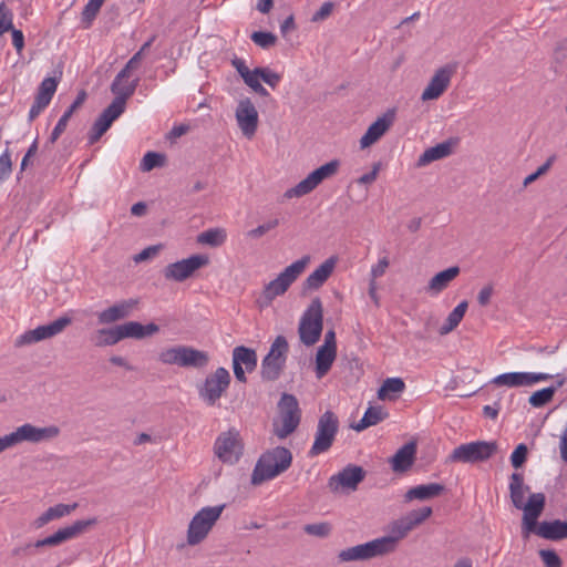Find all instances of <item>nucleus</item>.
I'll list each match as a JSON object with an SVG mask.
<instances>
[{
  "label": "nucleus",
  "instance_id": "nucleus-60",
  "mask_svg": "<svg viewBox=\"0 0 567 567\" xmlns=\"http://www.w3.org/2000/svg\"><path fill=\"white\" fill-rule=\"evenodd\" d=\"M12 172V161L9 150L0 155V183L6 181Z\"/></svg>",
  "mask_w": 567,
  "mask_h": 567
},
{
  "label": "nucleus",
  "instance_id": "nucleus-26",
  "mask_svg": "<svg viewBox=\"0 0 567 567\" xmlns=\"http://www.w3.org/2000/svg\"><path fill=\"white\" fill-rule=\"evenodd\" d=\"M86 97H87V94L84 90H81L78 93L73 103L66 109V111L63 113V115L58 121L55 127L51 132V135H50L47 144H49V143L54 144L58 141V138L61 136V134L65 131V128L68 126V122L70 121V118L72 117L74 112L83 105Z\"/></svg>",
  "mask_w": 567,
  "mask_h": 567
},
{
  "label": "nucleus",
  "instance_id": "nucleus-36",
  "mask_svg": "<svg viewBox=\"0 0 567 567\" xmlns=\"http://www.w3.org/2000/svg\"><path fill=\"white\" fill-rule=\"evenodd\" d=\"M323 179L317 169L312 171L305 179L285 193L286 198L301 197L311 193Z\"/></svg>",
  "mask_w": 567,
  "mask_h": 567
},
{
  "label": "nucleus",
  "instance_id": "nucleus-10",
  "mask_svg": "<svg viewBox=\"0 0 567 567\" xmlns=\"http://www.w3.org/2000/svg\"><path fill=\"white\" fill-rule=\"evenodd\" d=\"M130 93L131 92H126L117 99H114L111 104L99 115L87 134L90 145L95 144L109 131L112 123L124 113L127 95Z\"/></svg>",
  "mask_w": 567,
  "mask_h": 567
},
{
  "label": "nucleus",
  "instance_id": "nucleus-18",
  "mask_svg": "<svg viewBox=\"0 0 567 567\" xmlns=\"http://www.w3.org/2000/svg\"><path fill=\"white\" fill-rule=\"evenodd\" d=\"M235 115L243 134L251 138L258 127V112L249 97L239 101Z\"/></svg>",
  "mask_w": 567,
  "mask_h": 567
},
{
  "label": "nucleus",
  "instance_id": "nucleus-59",
  "mask_svg": "<svg viewBox=\"0 0 567 567\" xmlns=\"http://www.w3.org/2000/svg\"><path fill=\"white\" fill-rule=\"evenodd\" d=\"M303 530L311 536L327 537L331 532V526L328 523L308 524Z\"/></svg>",
  "mask_w": 567,
  "mask_h": 567
},
{
  "label": "nucleus",
  "instance_id": "nucleus-20",
  "mask_svg": "<svg viewBox=\"0 0 567 567\" xmlns=\"http://www.w3.org/2000/svg\"><path fill=\"white\" fill-rule=\"evenodd\" d=\"M395 118V111L388 110L381 117H378L367 130L360 140L361 148H367L377 143L391 127Z\"/></svg>",
  "mask_w": 567,
  "mask_h": 567
},
{
  "label": "nucleus",
  "instance_id": "nucleus-41",
  "mask_svg": "<svg viewBox=\"0 0 567 567\" xmlns=\"http://www.w3.org/2000/svg\"><path fill=\"white\" fill-rule=\"evenodd\" d=\"M564 383H565V378H561L560 380L557 381L556 385H550V386H547V388H544V389H540V390L534 392L528 399L529 404L533 408L545 406L547 403H549L553 400L556 391L560 386H563Z\"/></svg>",
  "mask_w": 567,
  "mask_h": 567
},
{
  "label": "nucleus",
  "instance_id": "nucleus-39",
  "mask_svg": "<svg viewBox=\"0 0 567 567\" xmlns=\"http://www.w3.org/2000/svg\"><path fill=\"white\" fill-rule=\"evenodd\" d=\"M388 416L381 406H369L361 420L352 425L357 432H361L370 426L377 425Z\"/></svg>",
  "mask_w": 567,
  "mask_h": 567
},
{
  "label": "nucleus",
  "instance_id": "nucleus-40",
  "mask_svg": "<svg viewBox=\"0 0 567 567\" xmlns=\"http://www.w3.org/2000/svg\"><path fill=\"white\" fill-rule=\"evenodd\" d=\"M91 341L95 347H110L121 341L116 326L111 328L97 329L92 336Z\"/></svg>",
  "mask_w": 567,
  "mask_h": 567
},
{
  "label": "nucleus",
  "instance_id": "nucleus-8",
  "mask_svg": "<svg viewBox=\"0 0 567 567\" xmlns=\"http://www.w3.org/2000/svg\"><path fill=\"white\" fill-rule=\"evenodd\" d=\"M226 505L203 507L192 518L187 530V543L192 546L199 544L206 538L215 523L220 517Z\"/></svg>",
  "mask_w": 567,
  "mask_h": 567
},
{
  "label": "nucleus",
  "instance_id": "nucleus-4",
  "mask_svg": "<svg viewBox=\"0 0 567 567\" xmlns=\"http://www.w3.org/2000/svg\"><path fill=\"white\" fill-rule=\"evenodd\" d=\"M322 329L323 307L321 299L316 297L300 318L298 327L300 341L307 347L313 346L320 340Z\"/></svg>",
  "mask_w": 567,
  "mask_h": 567
},
{
  "label": "nucleus",
  "instance_id": "nucleus-49",
  "mask_svg": "<svg viewBox=\"0 0 567 567\" xmlns=\"http://www.w3.org/2000/svg\"><path fill=\"white\" fill-rule=\"evenodd\" d=\"M165 163V155L156 152H147L142 162L141 169L143 172H150L156 167L163 166Z\"/></svg>",
  "mask_w": 567,
  "mask_h": 567
},
{
  "label": "nucleus",
  "instance_id": "nucleus-13",
  "mask_svg": "<svg viewBox=\"0 0 567 567\" xmlns=\"http://www.w3.org/2000/svg\"><path fill=\"white\" fill-rule=\"evenodd\" d=\"M71 323V317L62 316L49 324L39 326L35 329L25 331L17 339L16 346L21 347L50 339L61 333Z\"/></svg>",
  "mask_w": 567,
  "mask_h": 567
},
{
  "label": "nucleus",
  "instance_id": "nucleus-55",
  "mask_svg": "<svg viewBox=\"0 0 567 567\" xmlns=\"http://www.w3.org/2000/svg\"><path fill=\"white\" fill-rule=\"evenodd\" d=\"M537 519L538 517L535 515L532 516L525 513L523 514L522 533L524 538H528L530 533H534L538 536L539 523H537Z\"/></svg>",
  "mask_w": 567,
  "mask_h": 567
},
{
  "label": "nucleus",
  "instance_id": "nucleus-27",
  "mask_svg": "<svg viewBox=\"0 0 567 567\" xmlns=\"http://www.w3.org/2000/svg\"><path fill=\"white\" fill-rule=\"evenodd\" d=\"M538 536L553 542L567 539V520H544L538 525Z\"/></svg>",
  "mask_w": 567,
  "mask_h": 567
},
{
  "label": "nucleus",
  "instance_id": "nucleus-56",
  "mask_svg": "<svg viewBox=\"0 0 567 567\" xmlns=\"http://www.w3.org/2000/svg\"><path fill=\"white\" fill-rule=\"evenodd\" d=\"M24 424L17 427L16 431L6 434L3 437L7 442L8 449L13 447L22 442H27V433H25Z\"/></svg>",
  "mask_w": 567,
  "mask_h": 567
},
{
  "label": "nucleus",
  "instance_id": "nucleus-15",
  "mask_svg": "<svg viewBox=\"0 0 567 567\" xmlns=\"http://www.w3.org/2000/svg\"><path fill=\"white\" fill-rule=\"evenodd\" d=\"M365 471L358 465H347L338 474L332 475L328 481L331 492L357 491L358 485L364 480Z\"/></svg>",
  "mask_w": 567,
  "mask_h": 567
},
{
  "label": "nucleus",
  "instance_id": "nucleus-54",
  "mask_svg": "<svg viewBox=\"0 0 567 567\" xmlns=\"http://www.w3.org/2000/svg\"><path fill=\"white\" fill-rule=\"evenodd\" d=\"M13 14L11 10H9L4 2L0 3V35H3L6 32H8L10 29H12L13 25Z\"/></svg>",
  "mask_w": 567,
  "mask_h": 567
},
{
  "label": "nucleus",
  "instance_id": "nucleus-2",
  "mask_svg": "<svg viewBox=\"0 0 567 567\" xmlns=\"http://www.w3.org/2000/svg\"><path fill=\"white\" fill-rule=\"evenodd\" d=\"M292 463V453L284 446H277L266 451L258 458L251 474V484L260 485L261 483L272 480L281 473L286 472Z\"/></svg>",
  "mask_w": 567,
  "mask_h": 567
},
{
  "label": "nucleus",
  "instance_id": "nucleus-29",
  "mask_svg": "<svg viewBox=\"0 0 567 567\" xmlns=\"http://www.w3.org/2000/svg\"><path fill=\"white\" fill-rule=\"evenodd\" d=\"M445 491V486L440 483L422 484L411 487L404 495L405 502L414 499L427 501L439 497Z\"/></svg>",
  "mask_w": 567,
  "mask_h": 567
},
{
  "label": "nucleus",
  "instance_id": "nucleus-1",
  "mask_svg": "<svg viewBox=\"0 0 567 567\" xmlns=\"http://www.w3.org/2000/svg\"><path fill=\"white\" fill-rule=\"evenodd\" d=\"M310 260L311 257L309 255H305L300 259L286 267L274 280L269 281L264 287L259 297L256 299L257 306L260 309L267 308L277 297L285 295L290 286L306 270Z\"/></svg>",
  "mask_w": 567,
  "mask_h": 567
},
{
  "label": "nucleus",
  "instance_id": "nucleus-9",
  "mask_svg": "<svg viewBox=\"0 0 567 567\" xmlns=\"http://www.w3.org/2000/svg\"><path fill=\"white\" fill-rule=\"evenodd\" d=\"M498 445L495 441H476L461 444L453 450L449 456L452 463H480L491 458L497 452Z\"/></svg>",
  "mask_w": 567,
  "mask_h": 567
},
{
  "label": "nucleus",
  "instance_id": "nucleus-21",
  "mask_svg": "<svg viewBox=\"0 0 567 567\" xmlns=\"http://www.w3.org/2000/svg\"><path fill=\"white\" fill-rule=\"evenodd\" d=\"M337 260V257L332 256L315 269L302 282V293L320 289L332 275Z\"/></svg>",
  "mask_w": 567,
  "mask_h": 567
},
{
  "label": "nucleus",
  "instance_id": "nucleus-38",
  "mask_svg": "<svg viewBox=\"0 0 567 567\" xmlns=\"http://www.w3.org/2000/svg\"><path fill=\"white\" fill-rule=\"evenodd\" d=\"M337 357V350L319 347L316 354V377L323 378L331 369Z\"/></svg>",
  "mask_w": 567,
  "mask_h": 567
},
{
  "label": "nucleus",
  "instance_id": "nucleus-14",
  "mask_svg": "<svg viewBox=\"0 0 567 567\" xmlns=\"http://www.w3.org/2000/svg\"><path fill=\"white\" fill-rule=\"evenodd\" d=\"M457 68V62L447 63L439 68L422 92L421 100L423 102L437 100L449 87L452 76L456 73Z\"/></svg>",
  "mask_w": 567,
  "mask_h": 567
},
{
  "label": "nucleus",
  "instance_id": "nucleus-17",
  "mask_svg": "<svg viewBox=\"0 0 567 567\" xmlns=\"http://www.w3.org/2000/svg\"><path fill=\"white\" fill-rule=\"evenodd\" d=\"M551 378V374L543 372H507L495 377L492 382L498 386L519 388L529 386Z\"/></svg>",
  "mask_w": 567,
  "mask_h": 567
},
{
  "label": "nucleus",
  "instance_id": "nucleus-64",
  "mask_svg": "<svg viewBox=\"0 0 567 567\" xmlns=\"http://www.w3.org/2000/svg\"><path fill=\"white\" fill-rule=\"evenodd\" d=\"M333 8H334V3L331 1H327V2L322 3V6L319 8V10L313 13L311 21L312 22L323 21L332 13Z\"/></svg>",
  "mask_w": 567,
  "mask_h": 567
},
{
  "label": "nucleus",
  "instance_id": "nucleus-45",
  "mask_svg": "<svg viewBox=\"0 0 567 567\" xmlns=\"http://www.w3.org/2000/svg\"><path fill=\"white\" fill-rule=\"evenodd\" d=\"M546 505V496L543 493H533L529 495L528 501L522 506L525 514L539 517Z\"/></svg>",
  "mask_w": 567,
  "mask_h": 567
},
{
  "label": "nucleus",
  "instance_id": "nucleus-44",
  "mask_svg": "<svg viewBox=\"0 0 567 567\" xmlns=\"http://www.w3.org/2000/svg\"><path fill=\"white\" fill-rule=\"evenodd\" d=\"M227 238L226 230L223 228H210L197 236V243L210 247L221 246Z\"/></svg>",
  "mask_w": 567,
  "mask_h": 567
},
{
  "label": "nucleus",
  "instance_id": "nucleus-47",
  "mask_svg": "<svg viewBox=\"0 0 567 567\" xmlns=\"http://www.w3.org/2000/svg\"><path fill=\"white\" fill-rule=\"evenodd\" d=\"M143 59L142 52H136L124 65V68L116 74L114 78L112 84H111V92H116L117 90V82L120 80H125L130 78V73L132 70L137 69L141 60Z\"/></svg>",
  "mask_w": 567,
  "mask_h": 567
},
{
  "label": "nucleus",
  "instance_id": "nucleus-48",
  "mask_svg": "<svg viewBox=\"0 0 567 567\" xmlns=\"http://www.w3.org/2000/svg\"><path fill=\"white\" fill-rule=\"evenodd\" d=\"M183 346H175L164 349L158 354V360L164 364H175L181 367Z\"/></svg>",
  "mask_w": 567,
  "mask_h": 567
},
{
  "label": "nucleus",
  "instance_id": "nucleus-62",
  "mask_svg": "<svg viewBox=\"0 0 567 567\" xmlns=\"http://www.w3.org/2000/svg\"><path fill=\"white\" fill-rule=\"evenodd\" d=\"M339 166L340 162L338 159H332L316 169L319 172L321 178L324 181L326 178L333 176L338 172Z\"/></svg>",
  "mask_w": 567,
  "mask_h": 567
},
{
  "label": "nucleus",
  "instance_id": "nucleus-3",
  "mask_svg": "<svg viewBox=\"0 0 567 567\" xmlns=\"http://www.w3.org/2000/svg\"><path fill=\"white\" fill-rule=\"evenodd\" d=\"M277 408L279 421L274 422V434L284 440L298 429L302 412L298 399L286 392L281 394Z\"/></svg>",
  "mask_w": 567,
  "mask_h": 567
},
{
  "label": "nucleus",
  "instance_id": "nucleus-23",
  "mask_svg": "<svg viewBox=\"0 0 567 567\" xmlns=\"http://www.w3.org/2000/svg\"><path fill=\"white\" fill-rule=\"evenodd\" d=\"M412 529L413 528L410 525L408 518L403 516L400 519H396L390 524V535L380 537L378 538V540L382 543V548L388 555L395 550L398 542L404 538Z\"/></svg>",
  "mask_w": 567,
  "mask_h": 567
},
{
  "label": "nucleus",
  "instance_id": "nucleus-50",
  "mask_svg": "<svg viewBox=\"0 0 567 567\" xmlns=\"http://www.w3.org/2000/svg\"><path fill=\"white\" fill-rule=\"evenodd\" d=\"M250 39L256 45L262 49H269L277 42V37L268 31H255L251 33Z\"/></svg>",
  "mask_w": 567,
  "mask_h": 567
},
{
  "label": "nucleus",
  "instance_id": "nucleus-57",
  "mask_svg": "<svg viewBox=\"0 0 567 567\" xmlns=\"http://www.w3.org/2000/svg\"><path fill=\"white\" fill-rule=\"evenodd\" d=\"M539 557L544 563L545 567H561L563 561L558 554L553 549H540Z\"/></svg>",
  "mask_w": 567,
  "mask_h": 567
},
{
  "label": "nucleus",
  "instance_id": "nucleus-11",
  "mask_svg": "<svg viewBox=\"0 0 567 567\" xmlns=\"http://www.w3.org/2000/svg\"><path fill=\"white\" fill-rule=\"evenodd\" d=\"M214 452L223 463H237L243 454L239 433L236 430L220 433L215 441Z\"/></svg>",
  "mask_w": 567,
  "mask_h": 567
},
{
  "label": "nucleus",
  "instance_id": "nucleus-5",
  "mask_svg": "<svg viewBox=\"0 0 567 567\" xmlns=\"http://www.w3.org/2000/svg\"><path fill=\"white\" fill-rule=\"evenodd\" d=\"M288 351L287 339L284 336L276 337L261 361L260 377L264 381L274 382L280 378L286 367Z\"/></svg>",
  "mask_w": 567,
  "mask_h": 567
},
{
  "label": "nucleus",
  "instance_id": "nucleus-19",
  "mask_svg": "<svg viewBox=\"0 0 567 567\" xmlns=\"http://www.w3.org/2000/svg\"><path fill=\"white\" fill-rule=\"evenodd\" d=\"M96 524V518L80 519L75 520L70 526L60 528L54 534L43 538L45 546L54 547L62 543L75 538L76 536L84 533L89 527Z\"/></svg>",
  "mask_w": 567,
  "mask_h": 567
},
{
  "label": "nucleus",
  "instance_id": "nucleus-24",
  "mask_svg": "<svg viewBox=\"0 0 567 567\" xmlns=\"http://www.w3.org/2000/svg\"><path fill=\"white\" fill-rule=\"evenodd\" d=\"M116 328L121 340L127 338L142 340L159 331V327L153 322L142 324L137 321H127L123 324H117Z\"/></svg>",
  "mask_w": 567,
  "mask_h": 567
},
{
  "label": "nucleus",
  "instance_id": "nucleus-63",
  "mask_svg": "<svg viewBox=\"0 0 567 567\" xmlns=\"http://www.w3.org/2000/svg\"><path fill=\"white\" fill-rule=\"evenodd\" d=\"M56 87H58V81L54 78H45L41 82L38 91L40 93L49 96L50 99H52L56 91Z\"/></svg>",
  "mask_w": 567,
  "mask_h": 567
},
{
  "label": "nucleus",
  "instance_id": "nucleus-7",
  "mask_svg": "<svg viewBox=\"0 0 567 567\" xmlns=\"http://www.w3.org/2000/svg\"><path fill=\"white\" fill-rule=\"evenodd\" d=\"M230 382L229 371L224 367H219L197 386L198 396L207 406H215L229 388Z\"/></svg>",
  "mask_w": 567,
  "mask_h": 567
},
{
  "label": "nucleus",
  "instance_id": "nucleus-25",
  "mask_svg": "<svg viewBox=\"0 0 567 567\" xmlns=\"http://www.w3.org/2000/svg\"><path fill=\"white\" fill-rule=\"evenodd\" d=\"M416 454V443L409 442L400 447L391 457L390 464L394 472L404 473L413 465Z\"/></svg>",
  "mask_w": 567,
  "mask_h": 567
},
{
  "label": "nucleus",
  "instance_id": "nucleus-61",
  "mask_svg": "<svg viewBox=\"0 0 567 567\" xmlns=\"http://www.w3.org/2000/svg\"><path fill=\"white\" fill-rule=\"evenodd\" d=\"M278 225H279V220L278 219L268 220L267 223H265L262 225H259L258 227L249 230L247 233V236L250 237V238H260L266 233H268L269 230L276 228Z\"/></svg>",
  "mask_w": 567,
  "mask_h": 567
},
{
  "label": "nucleus",
  "instance_id": "nucleus-16",
  "mask_svg": "<svg viewBox=\"0 0 567 567\" xmlns=\"http://www.w3.org/2000/svg\"><path fill=\"white\" fill-rule=\"evenodd\" d=\"M386 555L382 548V543L378 538L370 540L364 544H359L346 549H342L338 554L340 561H357V560H369L375 557Z\"/></svg>",
  "mask_w": 567,
  "mask_h": 567
},
{
  "label": "nucleus",
  "instance_id": "nucleus-34",
  "mask_svg": "<svg viewBox=\"0 0 567 567\" xmlns=\"http://www.w3.org/2000/svg\"><path fill=\"white\" fill-rule=\"evenodd\" d=\"M509 497L515 508L520 509L525 504V493L529 492V486L524 484V475L515 472L509 477Z\"/></svg>",
  "mask_w": 567,
  "mask_h": 567
},
{
  "label": "nucleus",
  "instance_id": "nucleus-12",
  "mask_svg": "<svg viewBox=\"0 0 567 567\" xmlns=\"http://www.w3.org/2000/svg\"><path fill=\"white\" fill-rule=\"evenodd\" d=\"M209 264L206 255H192L186 259L168 264L164 269V277L167 280L182 282L190 278L196 270Z\"/></svg>",
  "mask_w": 567,
  "mask_h": 567
},
{
  "label": "nucleus",
  "instance_id": "nucleus-51",
  "mask_svg": "<svg viewBox=\"0 0 567 567\" xmlns=\"http://www.w3.org/2000/svg\"><path fill=\"white\" fill-rule=\"evenodd\" d=\"M433 511L431 507L425 506L419 509H413L409 512L405 517L408 518L412 528L421 525L425 519H427L432 515Z\"/></svg>",
  "mask_w": 567,
  "mask_h": 567
},
{
  "label": "nucleus",
  "instance_id": "nucleus-6",
  "mask_svg": "<svg viewBox=\"0 0 567 567\" xmlns=\"http://www.w3.org/2000/svg\"><path fill=\"white\" fill-rule=\"evenodd\" d=\"M338 431V416L332 411H326L318 419L315 441L308 451V456L316 457L322 453L328 452L336 441Z\"/></svg>",
  "mask_w": 567,
  "mask_h": 567
},
{
  "label": "nucleus",
  "instance_id": "nucleus-33",
  "mask_svg": "<svg viewBox=\"0 0 567 567\" xmlns=\"http://www.w3.org/2000/svg\"><path fill=\"white\" fill-rule=\"evenodd\" d=\"M27 442L41 443L56 439L60 435V429L56 425L38 427L31 423H24Z\"/></svg>",
  "mask_w": 567,
  "mask_h": 567
},
{
  "label": "nucleus",
  "instance_id": "nucleus-53",
  "mask_svg": "<svg viewBox=\"0 0 567 567\" xmlns=\"http://www.w3.org/2000/svg\"><path fill=\"white\" fill-rule=\"evenodd\" d=\"M255 74H259L260 79L272 89L277 87L281 80L280 74L268 68H255Z\"/></svg>",
  "mask_w": 567,
  "mask_h": 567
},
{
  "label": "nucleus",
  "instance_id": "nucleus-43",
  "mask_svg": "<svg viewBox=\"0 0 567 567\" xmlns=\"http://www.w3.org/2000/svg\"><path fill=\"white\" fill-rule=\"evenodd\" d=\"M468 303L466 300L460 302L447 316L445 322L440 328L441 334H447L453 331L462 321Z\"/></svg>",
  "mask_w": 567,
  "mask_h": 567
},
{
  "label": "nucleus",
  "instance_id": "nucleus-46",
  "mask_svg": "<svg viewBox=\"0 0 567 567\" xmlns=\"http://www.w3.org/2000/svg\"><path fill=\"white\" fill-rule=\"evenodd\" d=\"M105 0H89L81 13V21L85 29L90 28L97 17Z\"/></svg>",
  "mask_w": 567,
  "mask_h": 567
},
{
  "label": "nucleus",
  "instance_id": "nucleus-30",
  "mask_svg": "<svg viewBox=\"0 0 567 567\" xmlns=\"http://www.w3.org/2000/svg\"><path fill=\"white\" fill-rule=\"evenodd\" d=\"M452 141H445L435 146L426 148L417 158L416 166L423 167L431 164L434 161L445 158L452 154Z\"/></svg>",
  "mask_w": 567,
  "mask_h": 567
},
{
  "label": "nucleus",
  "instance_id": "nucleus-22",
  "mask_svg": "<svg viewBox=\"0 0 567 567\" xmlns=\"http://www.w3.org/2000/svg\"><path fill=\"white\" fill-rule=\"evenodd\" d=\"M138 301L136 299H126L114 303L113 306L97 313L100 324H111L131 316Z\"/></svg>",
  "mask_w": 567,
  "mask_h": 567
},
{
  "label": "nucleus",
  "instance_id": "nucleus-35",
  "mask_svg": "<svg viewBox=\"0 0 567 567\" xmlns=\"http://www.w3.org/2000/svg\"><path fill=\"white\" fill-rule=\"evenodd\" d=\"M323 179L317 169L312 171L305 179L285 193L286 198L301 197L311 193Z\"/></svg>",
  "mask_w": 567,
  "mask_h": 567
},
{
  "label": "nucleus",
  "instance_id": "nucleus-31",
  "mask_svg": "<svg viewBox=\"0 0 567 567\" xmlns=\"http://www.w3.org/2000/svg\"><path fill=\"white\" fill-rule=\"evenodd\" d=\"M182 368L204 369L209 363V354L206 351L195 349L190 346H183Z\"/></svg>",
  "mask_w": 567,
  "mask_h": 567
},
{
  "label": "nucleus",
  "instance_id": "nucleus-32",
  "mask_svg": "<svg viewBox=\"0 0 567 567\" xmlns=\"http://www.w3.org/2000/svg\"><path fill=\"white\" fill-rule=\"evenodd\" d=\"M76 508H78V503H73V504H62L61 503V504L51 506L34 520V526H35V528H41L52 520H55V519H59V518L70 515Z\"/></svg>",
  "mask_w": 567,
  "mask_h": 567
},
{
  "label": "nucleus",
  "instance_id": "nucleus-52",
  "mask_svg": "<svg viewBox=\"0 0 567 567\" xmlns=\"http://www.w3.org/2000/svg\"><path fill=\"white\" fill-rule=\"evenodd\" d=\"M527 455H528V449H527L526 444H524V443L518 444L511 455L512 466L516 470L520 468L525 464V462L527 460Z\"/></svg>",
  "mask_w": 567,
  "mask_h": 567
},
{
  "label": "nucleus",
  "instance_id": "nucleus-58",
  "mask_svg": "<svg viewBox=\"0 0 567 567\" xmlns=\"http://www.w3.org/2000/svg\"><path fill=\"white\" fill-rule=\"evenodd\" d=\"M138 82H140V79L136 78L134 79L133 81L128 82L127 79L125 80H120L117 82V90L116 92H112L115 97L114 99H117L118 96H121L122 94L126 93V92H131L128 95H127V100L135 93L136 91V87L138 85Z\"/></svg>",
  "mask_w": 567,
  "mask_h": 567
},
{
  "label": "nucleus",
  "instance_id": "nucleus-37",
  "mask_svg": "<svg viewBox=\"0 0 567 567\" xmlns=\"http://www.w3.org/2000/svg\"><path fill=\"white\" fill-rule=\"evenodd\" d=\"M257 353L254 349L237 346L233 350V365H240L246 369L248 373L252 372L257 368Z\"/></svg>",
  "mask_w": 567,
  "mask_h": 567
},
{
  "label": "nucleus",
  "instance_id": "nucleus-42",
  "mask_svg": "<svg viewBox=\"0 0 567 567\" xmlns=\"http://www.w3.org/2000/svg\"><path fill=\"white\" fill-rule=\"evenodd\" d=\"M404 389L405 383L401 378H388L383 381L382 385L378 390V398L380 400H393L398 394L403 392Z\"/></svg>",
  "mask_w": 567,
  "mask_h": 567
},
{
  "label": "nucleus",
  "instance_id": "nucleus-28",
  "mask_svg": "<svg viewBox=\"0 0 567 567\" xmlns=\"http://www.w3.org/2000/svg\"><path fill=\"white\" fill-rule=\"evenodd\" d=\"M458 266H452L434 275L426 287V291L431 295H437L449 287V285L460 275Z\"/></svg>",
  "mask_w": 567,
  "mask_h": 567
}]
</instances>
